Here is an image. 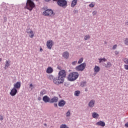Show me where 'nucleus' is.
Wrapping results in <instances>:
<instances>
[{
	"mask_svg": "<svg viewBox=\"0 0 128 128\" xmlns=\"http://www.w3.org/2000/svg\"><path fill=\"white\" fill-rule=\"evenodd\" d=\"M124 44L126 46H128V38H125Z\"/></svg>",
	"mask_w": 128,
	"mask_h": 128,
	"instance_id": "nucleus-34",
	"label": "nucleus"
},
{
	"mask_svg": "<svg viewBox=\"0 0 128 128\" xmlns=\"http://www.w3.org/2000/svg\"><path fill=\"white\" fill-rule=\"evenodd\" d=\"M62 56L63 58H66V60H68V58L70 56V53H68V52H63Z\"/></svg>",
	"mask_w": 128,
	"mask_h": 128,
	"instance_id": "nucleus-18",
	"label": "nucleus"
},
{
	"mask_svg": "<svg viewBox=\"0 0 128 128\" xmlns=\"http://www.w3.org/2000/svg\"><path fill=\"white\" fill-rule=\"evenodd\" d=\"M96 14H98V12H96V11H94L92 12L93 16H96Z\"/></svg>",
	"mask_w": 128,
	"mask_h": 128,
	"instance_id": "nucleus-38",
	"label": "nucleus"
},
{
	"mask_svg": "<svg viewBox=\"0 0 128 128\" xmlns=\"http://www.w3.org/2000/svg\"><path fill=\"white\" fill-rule=\"evenodd\" d=\"M78 64V61H74L72 62V66H76Z\"/></svg>",
	"mask_w": 128,
	"mask_h": 128,
	"instance_id": "nucleus-36",
	"label": "nucleus"
},
{
	"mask_svg": "<svg viewBox=\"0 0 128 128\" xmlns=\"http://www.w3.org/2000/svg\"><path fill=\"white\" fill-rule=\"evenodd\" d=\"M118 46L116 44H114L112 47V50H116Z\"/></svg>",
	"mask_w": 128,
	"mask_h": 128,
	"instance_id": "nucleus-37",
	"label": "nucleus"
},
{
	"mask_svg": "<svg viewBox=\"0 0 128 128\" xmlns=\"http://www.w3.org/2000/svg\"><path fill=\"white\" fill-rule=\"evenodd\" d=\"M125 126H126V128H128V122H127L125 124H124Z\"/></svg>",
	"mask_w": 128,
	"mask_h": 128,
	"instance_id": "nucleus-42",
	"label": "nucleus"
},
{
	"mask_svg": "<svg viewBox=\"0 0 128 128\" xmlns=\"http://www.w3.org/2000/svg\"><path fill=\"white\" fill-rule=\"evenodd\" d=\"M20 82H18L16 84H14V88H16V90H20Z\"/></svg>",
	"mask_w": 128,
	"mask_h": 128,
	"instance_id": "nucleus-13",
	"label": "nucleus"
},
{
	"mask_svg": "<svg viewBox=\"0 0 128 128\" xmlns=\"http://www.w3.org/2000/svg\"><path fill=\"white\" fill-rule=\"evenodd\" d=\"M95 4H94V2H91V4H89V6H90V8H94Z\"/></svg>",
	"mask_w": 128,
	"mask_h": 128,
	"instance_id": "nucleus-33",
	"label": "nucleus"
},
{
	"mask_svg": "<svg viewBox=\"0 0 128 128\" xmlns=\"http://www.w3.org/2000/svg\"><path fill=\"white\" fill-rule=\"evenodd\" d=\"M78 73L77 72L70 73L68 76V80L69 82H74L78 78Z\"/></svg>",
	"mask_w": 128,
	"mask_h": 128,
	"instance_id": "nucleus-1",
	"label": "nucleus"
},
{
	"mask_svg": "<svg viewBox=\"0 0 128 128\" xmlns=\"http://www.w3.org/2000/svg\"><path fill=\"white\" fill-rule=\"evenodd\" d=\"M125 26H128V22H126Z\"/></svg>",
	"mask_w": 128,
	"mask_h": 128,
	"instance_id": "nucleus-44",
	"label": "nucleus"
},
{
	"mask_svg": "<svg viewBox=\"0 0 128 128\" xmlns=\"http://www.w3.org/2000/svg\"><path fill=\"white\" fill-rule=\"evenodd\" d=\"M94 70V73L92 74V76H96V74H98V72H100V68L98 66H95Z\"/></svg>",
	"mask_w": 128,
	"mask_h": 128,
	"instance_id": "nucleus-8",
	"label": "nucleus"
},
{
	"mask_svg": "<svg viewBox=\"0 0 128 128\" xmlns=\"http://www.w3.org/2000/svg\"><path fill=\"white\" fill-rule=\"evenodd\" d=\"M54 70H52V67H48L46 69L47 74H52V72Z\"/></svg>",
	"mask_w": 128,
	"mask_h": 128,
	"instance_id": "nucleus-23",
	"label": "nucleus"
},
{
	"mask_svg": "<svg viewBox=\"0 0 128 128\" xmlns=\"http://www.w3.org/2000/svg\"><path fill=\"white\" fill-rule=\"evenodd\" d=\"M82 62H84V58H81L78 62V64H80Z\"/></svg>",
	"mask_w": 128,
	"mask_h": 128,
	"instance_id": "nucleus-31",
	"label": "nucleus"
},
{
	"mask_svg": "<svg viewBox=\"0 0 128 128\" xmlns=\"http://www.w3.org/2000/svg\"><path fill=\"white\" fill-rule=\"evenodd\" d=\"M66 102L64 101V100H61L59 101L58 106H60V107L64 106L66 105Z\"/></svg>",
	"mask_w": 128,
	"mask_h": 128,
	"instance_id": "nucleus-17",
	"label": "nucleus"
},
{
	"mask_svg": "<svg viewBox=\"0 0 128 128\" xmlns=\"http://www.w3.org/2000/svg\"><path fill=\"white\" fill-rule=\"evenodd\" d=\"M110 66H112V63H110V62H108L104 66V67L107 68H110Z\"/></svg>",
	"mask_w": 128,
	"mask_h": 128,
	"instance_id": "nucleus-26",
	"label": "nucleus"
},
{
	"mask_svg": "<svg viewBox=\"0 0 128 128\" xmlns=\"http://www.w3.org/2000/svg\"><path fill=\"white\" fill-rule=\"evenodd\" d=\"M26 32L27 34H29L30 35L29 36L30 38H32L34 36V32L33 30H31L30 28H28L26 30Z\"/></svg>",
	"mask_w": 128,
	"mask_h": 128,
	"instance_id": "nucleus-10",
	"label": "nucleus"
},
{
	"mask_svg": "<svg viewBox=\"0 0 128 128\" xmlns=\"http://www.w3.org/2000/svg\"><path fill=\"white\" fill-rule=\"evenodd\" d=\"M94 104H96V100H91L89 102L88 104V106L89 108H94Z\"/></svg>",
	"mask_w": 128,
	"mask_h": 128,
	"instance_id": "nucleus-14",
	"label": "nucleus"
},
{
	"mask_svg": "<svg viewBox=\"0 0 128 128\" xmlns=\"http://www.w3.org/2000/svg\"><path fill=\"white\" fill-rule=\"evenodd\" d=\"M86 62H83L80 64L79 66H76L75 68L77 72H82L86 68Z\"/></svg>",
	"mask_w": 128,
	"mask_h": 128,
	"instance_id": "nucleus-5",
	"label": "nucleus"
},
{
	"mask_svg": "<svg viewBox=\"0 0 128 128\" xmlns=\"http://www.w3.org/2000/svg\"><path fill=\"white\" fill-rule=\"evenodd\" d=\"M88 90V88H85V92H86Z\"/></svg>",
	"mask_w": 128,
	"mask_h": 128,
	"instance_id": "nucleus-47",
	"label": "nucleus"
},
{
	"mask_svg": "<svg viewBox=\"0 0 128 128\" xmlns=\"http://www.w3.org/2000/svg\"><path fill=\"white\" fill-rule=\"evenodd\" d=\"M99 60V63L100 64L102 62H106V58H100L98 59Z\"/></svg>",
	"mask_w": 128,
	"mask_h": 128,
	"instance_id": "nucleus-28",
	"label": "nucleus"
},
{
	"mask_svg": "<svg viewBox=\"0 0 128 128\" xmlns=\"http://www.w3.org/2000/svg\"><path fill=\"white\" fill-rule=\"evenodd\" d=\"M43 16H50V18H52L56 14L54 12V11L52 9H47L43 12Z\"/></svg>",
	"mask_w": 128,
	"mask_h": 128,
	"instance_id": "nucleus-2",
	"label": "nucleus"
},
{
	"mask_svg": "<svg viewBox=\"0 0 128 128\" xmlns=\"http://www.w3.org/2000/svg\"><path fill=\"white\" fill-rule=\"evenodd\" d=\"M78 10H75L74 11V14H78Z\"/></svg>",
	"mask_w": 128,
	"mask_h": 128,
	"instance_id": "nucleus-41",
	"label": "nucleus"
},
{
	"mask_svg": "<svg viewBox=\"0 0 128 128\" xmlns=\"http://www.w3.org/2000/svg\"><path fill=\"white\" fill-rule=\"evenodd\" d=\"M96 126L104 127L106 126V123L104 121H99L96 123Z\"/></svg>",
	"mask_w": 128,
	"mask_h": 128,
	"instance_id": "nucleus-19",
	"label": "nucleus"
},
{
	"mask_svg": "<svg viewBox=\"0 0 128 128\" xmlns=\"http://www.w3.org/2000/svg\"><path fill=\"white\" fill-rule=\"evenodd\" d=\"M78 4V0H72L71 3V8H74Z\"/></svg>",
	"mask_w": 128,
	"mask_h": 128,
	"instance_id": "nucleus-20",
	"label": "nucleus"
},
{
	"mask_svg": "<svg viewBox=\"0 0 128 128\" xmlns=\"http://www.w3.org/2000/svg\"><path fill=\"white\" fill-rule=\"evenodd\" d=\"M54 2H57V4L59 6L62 8H66L68 6V2L66 0H53Z\"/></svg>",
	"mask_w": 128,
	"mask_h": 128,
	"instance_id": "nucleus-4",
	"label": "nucleus"
},
{
	"mask_svg": "<svg viewBox=\"0 0 128 128\" xmlns=\"http://www.w3.org/2000/svg\"><path fill=\"white\" fill-rule=\"evenodd\" d=\"M46 46L48 50H52V48L54 46V41L52 40H48L46 42Z\"/></svg>",
	"mask_w": 128,
	"mask_h": 128,
	"instance_id": "nucleus-9",
	"label": "nucleus"
},
{
	"mask_svg": "<svg viewBox=\"0 0 128 128\" xmlns=\"http://www.w3.org/2000/svg\"><path fill=\"white\" fill-rule=\"evenodd\" d=\"M123 62H124V64H126L124 65V68L125 70H128V58H124L122 60Z\"/></svg>",
	"mask_w": 128,
	"mask_h": 128,
	"instance_id": "nucleus-15",
	"label": "nucleus"
},
{
	"mask_svg": "<svg viewBox=\"0 0 128 128\" xmlns=\"http://www.w3.org/2000/svg\"><path fill=\"white\" fill-rule=\"evenodd\" d=\"M50 0H45L46 2H50Z\"/></svg>",
	"mask_w": 128,
	"mask_h": 128,
	"instance_id": "nucleus-49",
	"label": "nucleus"
},
{
	"mask_svg": "<svg viewBox=\"0 0 128 128\" xmlns=\"http://www.w3.org/2000/svg\"><path fill=\"white\" fill-rule=\"evenodd\" d=\"M48 78L50 80H54V76L52 75H50L48 76Z\"/></svg>",
	"mask_w": 128,
	"mask_h": 128,
	"instance_id": "nucleus-35",
	"label": "nucleus"
},
{
	"mask_svg": "<svg viewBox=\"0 0 128 128\" xmlns=\"http://www.w3.org/2000/svg\"><path fill=\"white\" fill-rule=\"evenodd\" d=\"M64 80H62L58 76V77H56L53 79V82L54 84H64Z\"/></svg>",
	"mask_w": 128,
	"mask_h": 128,
	"instance_id": "nucleus-6",
	"label": "nucleus"
},
{
	"mask_svg": "<svg viewBox=\"0 0 128 128\" xmlns=\"http://www.w3.org/2000/svg\"><path fill=\"white\" fill-rule=\"evenodd\" d=\"M115 54H118V52H117V51L115 52Z\"/></svg>",
	"mask_w": 128,
	"mask_h": 128,
	"instance_id": "nucleus-45",
	"label": "nucleus"
},
{
	"mask_svg": "<svg viewBox=\"0 0 128 128\" xmlns=\"http://www.w3.org/2000/svg\"><path fill=\"white\" fill-rule=\"evenodd\" d=\"M2 60V58H0V62Z\"/></svg>",
	"mask_w": 128,
	"mask_h": 128,
	"instance_id": "nucleus-50",
	"label": "nucleus"
},
{
	"mask_svg": "<svg viewBox=\"0 0 128 128\" xmlns=\"http://www.w3.org/2000/svg\"><path fill=\"white\" fill-rule=\"evenodd\" d=\"M58 102V98L54 96L50 99V104H54V102Z\"/></svg>",
	"mask_w": 128,
	"mask_h": 128,
	"instance_id": "nucleus-16",
	"label": "nucleus"
},
{
	"mask_svg": "<svg viewBox=\"0 0 128 128\" xmlns=\"http://www.w3.org/2000/svg\"><path fill=\"white\" fill-rule=\"evenodd\" d=\"M10 62L6 60V64H5V66H4V70H6V68H8V66H10Z\"/></svg>",
	"mask_w": 128,
	"mask_h": 128,
	"instance_id": "nucleus-22",
	"label": "nucleus"
},
{
	"mask_svg": "<svg viewBox=\"0 0 128 128\" xmlns=\"http://www.w3.org/2000/svg\"><path fill=\"white\" fill-rule=\"evenodd\" d=\"M18 94V90L16 88H12L10 92V94L12 96H14Z\"/></svg>",
	"mask_w": 128,
	"mask_h": 128,
	"instance_id": "nucleus-11",
	"label": "nucleus"
},
{
	"mask_svg": "<svg viewBox=\"0 0 128 128\" xmlns=\"http://www.w3.org/2000/svg\"><path fill=\"white\" fill-rule=\"evenodd\" d=\"M32 84H30V88H32Z\"/></svg>",
	"mask_w": 128,
	"mask_h": 128,
	"instance_id": "nucleus-46",
	"label": "nucleus"
},
{
	"mask_svg": "<svg viewBox=\"0 0 128 128\" xmlns=\"http://www.w3.org/2000/svg\"><path fill=\"white\" fill-rule=\"evenodd\" d=\"M80 90L75 91L74 92L75 96H80Z\"/></svg>",
	"mask_w": 128,
	"mask_h": 128,
	"instance_id": "nucleus-25",
	"label": "nucleus"
},
{
	"mask_svg": "<svg viewBox=\"0 0 128 128\" xmlns=\"http://www.w3.org/2000/svg\"><path fill=\"white\" fill-rule=\"evenodd\" d=\"M46 94V90H42L40 92V96H42L44 94Z\"/></svg>",
	"mask_w": 128,
	"mask_h": 128,
	"instance_id": "nucleus-30",
	"label": "nucleus"
},
{
	"mask_svg": "<svg viewBox=\"0 0 128 128\" xmlns=\"http://www.w3.org/2000/svg\"><path fill=\"white\" fill-rule=\"evenodd\" d=\"M44 126H46V124H44Z\"/></svg>",
	"mask_w": 128,
	"mask_h": 128,
	"instance_id": "nucleus-51",
	"label": "nucleus"
},
{
	"mask_svg": "<svg viewBox=\"0 0 128 128\" xmlns=\"http://www.w3.org/2000/svg\"><path fill=\"white\" fill-rule=\"evenodd\" d=\"M54 108H58V104L54 103Z\"/></svg>",
	"mask_w": 128,
	"mask_h": 128,
	"instance_id": "nucleus-40",
	"label": "nucleus"
},
{
	"mask_svg": "<svg viewBox=\"0 0 128 128\" xmlns=\"http://www.w3.org/2000/svg\"><path fill=\"white\" fill-rule=\"evenodd\" d=\"M42 100L45 102V104H46V102H50V98L48 96H44L42 98Z\"/></svg>",
	"mask_w": 128,
	"mask_h": 128,
	"instance_id": "nucleus-12",
	"label": "nucleus"
},
{
	"mask_svg": "<svg viewBox=\"0 0 128 128\" xmlns=\"http://www.w3.org/2000/svg\"><path fill=\"white\" fill-rule=\"evenodd\" d=\"M90 36L89 34L86 35L84 37V40H90Z\"/></svg>",
	"mask_w": 128,
	"mask_h": 128,
	"instance_id": "nucleus-29",
	"label": "nucleus"
},
{
	"mask_svg": "<svg viewBox=\"0 0 128 128\" xmlns=\"http://www.w3.org/2000/svg\"><path fill=\"white\" fill-rule=\"evenodd\" d=\"M66 118H70V110H68L66 114Z\"/></svg>",
	"mask_w": 128,
	"mask_h": 128,
	"instance_id": "nucleus-27",
	"label": "nucleus"
},
{
	"mask_svg": "<svg viewBox=\"0 0 128 128\" xmlns=\"http://www.w3.org/2000/svg\"><path fill=\"white\" fill-rule=\"evenodd\" d=\"M38 100H42V97H38Z\"/></svg>",
	"mask_w": 128,
	"mask_h": 128,
	"instance_id": "nucleus-43",
	"label": "nucleus"
},
{
	"mask_svg": "<svg viewBox=\"0 0 128 128\" xmlns=\"http://www.w3.org/2000/svg\"><path fill=\"white\" fill-rule=\"evenodd\" d=\"M58 76L62 80H64V78H66V72L64 70H60L58 72Z\"/></svg>",
	"mask_w": 128,
	"mask_h": 128,
	"instance_id": "nucleus-7",
	"label": "nucleus"
},
{
	"mask_svg": "<svg viewBox=\"0 0 128 128\" xmlns=\"http://www.w3.org/2000/svg\"><path fill=\"white\" fill-rule=\"evenodd\" d=\"M35 6L34 3L32 0H27L25 8H27V10H30V12H32V8H34Z\"/></svg>",
	"mask_w": 128,
	"mask_h": 128,
	"instance_id": "nucleus-3",
	"label": "nucleus"
},
{
	"mask_svg": "<svg viewBox=\"0 0 128 128\" xmlns=\"http://www.w3.org/2000/svg\"><path fill=\"white\" fill-rule=\"evenodd\" d=\"M60 128H68L66 124H62L60 126Z\"/></svg>",
	"mask_w": 128,
	"mask_h": 128,
	"instance_id": "nucleus-32",
	"label": "nucleus"
},
{
	"mask_svg": "<svg viewBox=\"0 0 128 128\" xmlns=\"http://www.w3.org/2000/svg\"><path fill=\"white\" fill-rule=\"evenodd\" d=\"M100 116V114H98L94 112L92 113V118H98Z\"/></svg>",
	"mask_w": 128,
	"mask_h": 128,
	"instance_id": "nucleus-21",
	"label": "nucleus"
},
{
	"mask_svg": "<svg viewBox=\"0 0 128 128\" xmlns=\"http://www.w3.org/2000/svg\"><path fill=\"white\" fill-rule=\"evenodd\" d=\"M42 48H40V52H42Z\"/></svg>",
	"mask_w": 128,
	"mask_h": 128,
	"instance_id": "nucleus-48",
	"label": "nucleus"
},
{
	"mask_svg": "<svg viewBox=\"0 0 128 128\" xmlns=\"http://www.w3.org/2000/svg\"><path fill=\"white\" fill-rule=\"evenodd\" d=\"M80 86H82V88H84V86H86V82H81Z\"/></svg>",
	"mask_w": 128,
	"mask_h": 128,
	"instance_id": "nucleus-24",
	"label": "nucleus"
},
{
	"mask_svg": "<svg viewBox=\"0 0 128 128\" xmlns=\"http://www.w3.org/2000/svg\"><path fill=\"white\" fill-rule=\"evenodd\" d=\"M4 120V116L2 115H0V120Z\"/></svg>",
	"mask_w": 128,
	"mask_h": 128,
	"instance_id": "nucleus-39",
	"label": "nucleus"
}]
</instances>
